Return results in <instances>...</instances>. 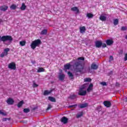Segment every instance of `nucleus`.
Segmentation results:
<instances>
[{
	"instance_id": "obj_48",
	"label": "nucleus",
	"mask_w": 127,
	"mask_h": 127,
	"mask_svg": "<svg viewBox=\"0 0 127 127\" xmlns=\"http://www.w3.org/2000/svg\"><path fill=\"white\" fill-rule=\"evenodd\" d=\"M116 86H117L118 87H119V86H120V83L117 82V83H116Z\"/></svg>"
},
{
	"instance_id": "obj_3",
	"label": "nucleus",
	"mask_w": 127,
	"mask_h": 127,
	"mask_svg": "<svg viewBox=\"0 0 127 127\" xmlns=\"http://www.w3.org/2000/svg\"><path fill=\"white\" fill-rule=\"evenodd\" d=\"M41 44V41L40 39L35 40L33 41L31 44L32 49H35L37 46H39Z\"/></svg>"
},
{
	"instance_id": "obj_5",
	"label": "nucleus",
	"mask_w": 127,
	"mask_h": 127,
	"mask_svg": "<svg viewBox=\"0 0 127 127\" xmlns=\"http://www.w3.org/2000/svg\"><path fill=\"white\" fill-rule=\"evenodd\" d=\"M9 51V48H6L4 50V52L0 54V57L1 58L4 57V56H6L7 55V52Z\"/></svg>"
},
{
	"instance_id": "obj_44",
	"label": "nucleus",
	"mask_w": 127,
	"mask_h": 127,
	"mask_svg": "<svg viewBox=\"0 0 127 127\" xmlns=\"http://www.w3.org/2000/svg\"><path fill=\"white\" fill-rule=\"evenodd\" d=\"M101 84L102 85V86H107V83L106 82H101Z\"/></svg>"
},
{
	"instance_id": "obj_29",
	"label": "nucleus",
	"mask_w": 127,
	"mask_h": 127,
	"mask_svg": "<svg viewBox=\"0 0 127 127\" xmlns=\"http://www.w3.org/2000/svg\"><path fill=\"white\" fill-rule=\"evenodd\" d=\"M24 104V102L23 100L21 101L18 104H17V107L18 108H20Z\"/></svg>"
},
{
	"instance_id": "obj_35",
	"label": "nucleus",
	"mask_w": 127,
	"mask_h": 127,
	"mask_svg": "<svg viewBox=\"0 0 127 127\" xmlns=\"http://www.w3.org/2000/svg\"><path fill=\"white\" fill-rule=\"evenodd\" d=\"M10 7L11 9H16V5H15V4H12L10 6Z\"/></svg>"
},
{
	"instance_id": "obj_39",
	"label": "nucleus",
	"mask_w": 127,
	"mask_h": 127,
	"mask_svg": "<svg viewBox=\"0 0 127 127\" xmlns=\"http://www.w3.org/2000/svg\"><path fill=\"white\" fill-rule=\"evenodd\" d=\"M33 88H36V87H38V85L36 84V83H35V82L33 81Z\"/></svg>"
},
{
	"instance_id": "obj_34",
	"label": "nucleus",
	"mask_w": 127,
	"mask_h": 127,
	"mask_svg": "<svg viewBox=\"0 0 127 127\" xmlns=\"http://www.w3.org/2000/svg\"><path fill=\"white\" fill-rule=\"evenodd\" d=\"M38 73H41V72H44V68L42 67H39L37 70Z\"/></svg>"
},
{
	"instance_id": "obj_42",
	"label": "nucleus",
	"mask_w": 127,
	"mask_h": 127,
	"mask_svg": "<svg viewBox=\"0 0 127 127\" xmlns=\"http://www.w3.org/2000/svg\"><path fill=\"white\" fill-rule=\"evenodd\" d=\"M77 104H75V105H71V106H68V108H76V107H77Z\"/></svg>"
},
{
	"instance_id": "obj_7",
	"label": "nucleus",
	"mask_w": 127,
	"mask_h": 127,
	"mask_svg": "<svg viewBox=\"0 0 127 127\" xmlns=\"http://www.w3.org/2000/svg\"><path fill=\"white\" fill-rule=\"evenodd\" d=\"M87 94V91L84 90L79 89L78 92V95L79 96H86Z\"/></svg>"
},
{
	"instance_id": "obj_40",
	"label": "nucleus",
	"mask_w": 127,
	"mask_h": 127,
	"mask_svg": "<svg viewBox=\"0 0 127 127\" xmlns=\"http://www.w3.org/2000/svg\"><path fill=\"white\" fill-rule=\"evenodd\" d=\"M113 60H114V57H113L112 56H111L110 57L109 62L110 63H111V62H112V61H113Z\"/></svg>"
},
{
	"instance_id": "obj_6",
	"label": "nucleus",
	"mask_w": 127,
	"mask_h": 127,
	"mask_svg": "<svg viewBox=\"0 0 127 127\" xmlns=\"http://www.w3.org/2000/svg\"><path fill=\"white\" fill-rule=\"evenodd\" d=\"M103 45V43L101 41H97L95 42V46L96 48H101Z\"/></svg>"
},
{
	"instance_id": "obj_22",
	"label": "nucleus",
	"mask_w": 127,
	"mask_h": 127,
	"mask_svg": "<svg viewBox=\"0 0 127 127\" xmlns=\"http://www.w3.org/2000/svg\"><path fill=\"white\" fill-rule=\"evenodd\" d=\"M77 96L75 94H71L69 97L68 99H70L71 100H74L76 99Z\"/></svg>"
},
{
	"instance_id": "obj_13",
	"label": "nucleus",
	"mask_w": 127,
	"mask_h": 127,
	"mask_svg": "<svg viewBox=\"0 0 127 127\" xmlns=\"http://www.w3.org/2000/svg\"><path fill=\"white\" fill-rule=\"evenodd\" d=\"M114 43V41L112 40L108 39L106 40V44L107 45L110 46V45H113V44Z\"/></svg>"
},
{
	"instance_id": "obj_2",
	"label": "nucleus",
	"mask_w": 127,
	"mask_h": 127,
	"mask_svg": "<svg viewBox=\"0 0 127 127\" xmlns=\"http://www.w3.org/2000/svg\"><path fill=\"white\" fill-rule=\"evenodd\" d=\"M12 40H13V38H12L11 36L6 35L2 37L0 36V41H2L3 42H6V41H8L9 42L11 43L12 42Z\"/></svg>"
},
{
	"instance_id": "obj_30",
	"label": "nucleus",
	"mask_w": 127,
	"mask_h": 127,
	"mask_svg": "<svg viewBox=\"0 0 127 127\" xmlns=\"http://www.w3.org/2000/svg\"><path fill=\"white\" fill-rule=\"evenodd\" d=\"M93 87V84H90L88 87V88L87 89V91L88 92H91L92 91V87Z\"/></svg>"
},
{
	"instance_id": "obj_11",
	"label": "nucleus",
	"mask_w": 127,
	"mask_h": 127,
	"mask_svg": "<svg viewBox=\"0 0 127 127\" xmlns=\"http://www.w3.org/2000/svg\"><path fill=\"white\" fill-rule=\"evenodd\" d=\"M6 103L8 105H13V103H14V101H13V99L9 98L7 100Z\"/></svg>"
},
{
	"instance_id": "obj_47",
	"label": "nucleus",
	"mask_w": 127,
	"mask_h": 127,
	"mask_svg": "<svg viewBox=\"0 0 127 127\" xmlns=\"http://www.w3.org/2000/svg\"><path fill=\"white\" fill-rule=\"evenodd\" d=\"M122 30H127V28L126 27H122Z\"/></svg>"
},
{
	"instance_id": "obj_21",
	"label": "nucleus",
	"mask_w": 127,
	"mask_h": 127,
	"mask_svg": "<svg viewBox=\"0 0 127 127\" xmlns=\"http://www.w3.org/2000/svg\"><path fill=\"white\" fill-rule=\"evenodd\" d=\"M88 84H84L82 85L79 88V90H86Z\"/></svg>"
},
{
	"instance_id": "obj_43",
	"label": "nucleus",
	"mask_w": 127,
	"mask_h": 127,
	"mask_svg": "<svg viewBox=\"0 0 127 127\" xmlns=\"http://www.w3.org/2000/svg\"><path fill=\"white\" fill-rule=\"evenodd\" d=\"M7 120H8V121H10V118H3L2 121L3 122H6Z\"/></svg>"
},
{
	"instance_id": "obj_46",
	"label": "nucleus",
	"mask_w": 127,
	"mask_h": 127,
	"mask_svg": "<svg viewBox=\"0 0 127 127\" xmlns=\"http://www.w3.org/2000/svg\"><path fill=\"white\" fill-rule=\"evenodd\" d=\"M102 46L103 48H105V47H107V44H102Z\"/></svg>"
},
{
	"instance_id": "obj_15",
	"label": "nucleus",
	"mask_w": 127,
	"mask_h": 127,
	"mask_svg": "<svg viewBox=\"0 0 127 127\" xmlns=\"http://www.w3.org/2000/svg\"><path fill=\"white\" fill-rule=\"evenodd\" d=\"M80 32V33H84L85 31H86V27L83 26L79 28Z\"/></svg>"
},
{
	"instance_id": "obj_17",
	"label": "nucleus",
	"mask_w": 127,
	"mask_h": 127,
	"mask_svg": "<svg viewBox=\"0 0 127 127\" xmlns=\"http://www.w3.org/2000/svg\"><path fill=\"white\" fill-rule=\"evenodd\" d=\"M7 8H8V7L7 6H2L0 7V10H2V11H5V10H7Z\"/></svg>"
},
{
	"instance_id": "obj_27",
	"label": "nucleus",
	"mask_w": 127,
	"mask_h": 127,
	"mask_svg": "<svg viewBox=\"0 0 127 127\" xmlns=\"http://www.w3.org/2000/svg\"><path fill=\"white\" fill-rule=\"evenodd\" d=\"M25 8H26V6L25 5V4L24 3H22V6L20 7V9H21V10H25Z\"/></svg>"
},
{
	"instance_id": "obj_28",
	"label": "nucleus",
	"mask_w": 127,
	"mask_h": 127,
	"mask_svg": "<svg viewBox=\"0 0 127 127\" xmlns=\"http://www.w3.org/2000/svg\"><path fill=\"white\" fill-rule=\"evenodd\" d=\"M81 117H83V112H79L76 115V118L77 119H79L81 118Z\"/></svg>"
},
{
	"instance_id": "obj_33",
	"label": "nucleus",
	"mask_w": 127,
	"mask_h": 127,
	"mask_svg": "<svg viewBox=\"0 0 127 127\" xmlns=\"http://www.w3.org/2000/svg\"><path fill=\"white\" fill-rule=\"evenodd\" d=\"M92 81V79L88 77H86L84 79V82H91Z\"/></svg>"
},
{
	"instance_id": "obj_36",
	"label": "nucleus",
	"mask_w": 127,
	"mask_h": 127,
	"mask_svg": "<svg viewBox=\"0 0 127 127\" xmlns=\"http://www.w3.org/2000/svg\"><path fill=\"white\" fill-rule=\"evenodd\" d=\"M25 41H20V45H21V46H24V45H25Z\"/></svg>"
},
{
	"instance_id": "obj_23",
	"label": "nucleus",
	"mask_w": 127,
	"mask_h": 127,
	"mask_svg": "<svg viewBox=\"0 0 127 127\" xmlns=\"http://www.w3.org/2000/svg\"><path fill=\"white\" fill-rule=\"evenodd\" d=\"M48 99L49 101H51V102H53V103H55V102H56V99H55V98L53 97L50 96L48 97Z\"/></svg>"
},
{
	"instance_id": "obj_37",
	"label": "nucleus",
	"mask_w": 127,
	"mask_h": 127,
	"mask_svg": "<svg viewBox=\"0 0 127 127\" xmlns=\"http://www.w3.org/2000/svg\"><path fill=\"white\" fill-rule=\"evenodd\" d=\"M52 109V105H51V104H49L48 106L46 109V111H49V110Z\"/></svg>"
},
{
	"instance_id": "obj_25",
	"label": "nucleus",
	"mask_w": 127,
	"mask_h": 127,
	"mask_svg": "<svg viewBox=\"0 0 127 127\" xmlns=\"http://www.w3.org/2000/svg\"><path fill=\"white\" fill-rule=\"evenodd\" d=\"M67 75L70 78V79H74V75H73V73H72L71 72L68 71L67 72Z\"/></svg>"
},
{
	"instance_id": "obj_32",
	"label": "nucleus",
	"mask_w": 127,
	"mask_h": 127,
	"mask_svg": "<svg viewBox=\"0 0 127 127\" xmlns=\"http://www.w3.org/2000/svg\"><path fill=\"white\" fill-rule=\"evenodd\" d=\"M119 24V19H115L114 20V25H118Z\"/></svg>"
},
{
	"instance_id": "obj_38",
	"label": "nucleus",
	"mask_w": 127,
	"mask_h": 127,
	"mask_svg": "<svg viewBox=\"0 0 127 127\" xmlns=\"http://www.w3.org/2000/svg\"><path fill=\"white\" fill-rule=\"evenodd\" d=\"M0 115H2V116H6V114L2 112L1 110H0Z\"/></svg>"
},
{
	"instance_id": "obj_8",
	"label": "nucleus",
	"mask_w": 127,
	"mask_h": 127,
	"mask_svg": "<svg viewBox=\"0 0 127 127\" xmlns=\"http://www.w3.org/2000/svg\"><path fill=\"white\" fill-rule=\"evenodd\" d=\"M103 105H104L105 107H106V108H110L112 106V103L109 101H105L103 102Z\"/></svg>"
},
{
	"instance_id": "obj_45",
	"label": "nucleus",
	"mask_w": 127,
	"mask_h": 127,
	"mask_svg": "<svg viewBox=\"0 0 127 127\" xmlns=\"http://www.w3.org/2000/svg\"><path fill=\"white\" fill-rule=\"evenodd\" d=\"M127 54H125V55L124 61H127Z\"/></svg>"
},
{
	"instance_id": "obj_20",
	"label": "nucleus",
	"mask_w": 127,
	"mask_h": 127,
	"mask_svg": "<svg viewBox=\"0 0 127 127\" xmlns=\"http://www.w3.org/2000/svg\"><path fill=\"white\" fill-rule=\"evenodd\" d=\"M87 107H88V103H87L82 104L79 106V108H80V109H84V108H87Z\"/></svg>"
},
{
	"instance_id": "obj_41",
	"label": "nucleus",
	"mask_w": 127,
	"mask_h": 127,
	"mask_svg": "<svg viewBox=\"0 0 127 127\" xmlns=\"http://www.w3.org/2000/svg\"><path fill=\"white\" fill-rule=\"evenodd\" d=\"M77 60H82V61H84L85 60V58H84V57H79L77 59Z\"/></svg>"
},
{
	"instance_id": "obj_9",
	"label": "nucleus",
	"mask_w": 127,
	"mask_h": 127,
	"mask_svg": "<svg viewBox=\"0 0 127 127\" xmlns=\"http://www.w3.org/2000/svg\"><path fill=\"white\" fill-rule=\"evenodd\" d=\"M99 68V66L95 63H92L91 65V69L92 70H97Z\"/></svg>"
},
{
	"instance_id": "obj_26",
	"label": "nucleus",
	"mask_w": 127,
	"mask_h": 127,
	"mask_svg": "<svg viewBox=\"0 0 127 127\" xmlns=\"http://www.w3.org/2000/svg\"><path fill=\"white\" fill-rule=\"evenodd\" d=\"M40 34H41V35H46L47 34V30L46 29L43 30L41 32Z\"/></svg>"
},
{
	"instance_id": "obj_1",
	"label": "nucleus",
	"mask_w": 127,
	"mask_h": 127,
	"mask_svg": "<svg viewBox=\"0 0 127 127\" xmlns=\"http://www.w3.org/2000/svg\"><path fill=\"white\" fill-rule=\"evenodd\" d=\"M73 68L75 73H81L84 70V62L78 61L73 64Z\"/></svg>"
},
{
	"instance_id": "obj_52",
	"label": "nucleus",
	"mask_w": 127,
	"mask_h": 127,
	"mask_svg": "<svg viewBox=\"0 0 127 127\" xmlns=\"http://www.w3.org/2000/svg\"><path fill=\"white\" fill-rule=\"evenodd\" d=\"M121 52H123V51H122Z\"/></svg>"
},
{
	"instance_id": "obj_4",
	"label": "nucleus",
	"mask_w": 127,
	"mask_h": 127,
	"mask_svg": "<svg viewBox=\"0 0 127 127\" xmlns=\"http://www.w3.org/2000/svg\"><path fill=\"white\" fill-rule=\"evenodd\" d=\"M8 68H9V69H11L12 70H15L16 69V65L15 64V63H11L9 64Z\"/></svg>"
},
{
	"instance_id": "obj_49",
	"label": "nucleus",
	"mask_w": 127,
	"mask_h": 127,
	"mask_svg": "<svg viewBox=\"0 0 127 127\" xmlns=\"http://www.w3.org/2000/svg\"><path fill=\"white\" fill-rule=\"evenodd\" d=\"M31 62H32V64H35V63H36V62L35 61H32Z\"/></svg>"
},
{
	"instance_id": "obj_10",
	"label": "nucleus",
	"mask_w": 127,
	"mask_h": 127,
	"mask_svg": "<svg viewBox=\"0 0 127 127\" xmlns=\"http://www.w3.org/2000/svg\"><path fill=\"white\" fill-rule=\"evenodd\" d=\"M61 122L62 123H63V124L65 125V124H67V123H68V118H67V117H63L61 119Z\"/></svg>"
},
{
	"instance_id": "obj_14",
	"label": "nucleus",
	"mask_w": 127,
	"mask_h": 127,
	"mask_svg": "<svg viewBox=\"0 0 127 127\" xmlns=\"http://www.w3.org/2000/svg\"><path fill=\"white\" fill-rule=\"evenodd\" d=\"M99 19H100V20H101L102 21H106V20H107V17L101 15L99 17Z\"/></svg>"
},
{
	"instance_id": "obj_19",
	"label": "nucleus",
	"mask_w": 127,
	"mask_h": 127,
	"mask_svg": "<svg viewBox=\"0 0 127 127\" xmlns=\"http://www.w3.org/2000/svg\"><path fill=\"white\" fill-rule=\"evenodd\" d=\"M86 17H88V19L93 18V17H94V14L91 13H87L86 14Z\"/></svg>"
},
{
	"instance_id": "obj_16",
	"label": "nucleus",
	"mask_w": 127,
	"mask_h": 127,
	"mask_svg": "<svg viewBox=\"0 0 127 127\" xmlns=\"http://www.w3.org/2000/svg\"><path fill=\"white\" fill-rule=\"evenodd\" d=\"M65 78V74H60L59 76V79L60 80V81H63L64 79Z\"/></svg>"
},
{
	"instance_id": "obj_18",
	"label": "nucleus",
	"mask_w": 127,
	"mask_h": 127,
	"mask_svg": "<svg viewBox=\"0 0 127 127\" xmlns=\"http://www.w3.org/2000/svg\"><path fill=\"white\" fill-rule=\"evenodd\" d=\"M52 93V90H45L44 92V95L47 96V95H49V94H51Z\"/></svg>"
},
{
	"instance_id": "obj_50",
	"label": "nucleus",
	"mask_w": 127,
	"mask_h": 127,
	"mask_svg": "<svg viewBox=\"0 0 127 127\" xmlns=\"http://www.w3.org/2000/svg\"><path fill=\"white\" fill-rule=\"evenodd\" d=\"M24 123H25V124H26V123H27V121H25V122Z\"/></svg>"
},
{
	"instance_id": "obj_51",
	"label": "nucleus",
	"mask_w": 127,
	"mask_h": 127,
	"mask_svg": "<svg viewBox=\"0 0 127 127\" xmlns=\"http://www.w3.org/2000/svg\"><path fill=\"white\" fill-rule=\"evenodd\" d=\"M90 70H91V68L89 67V71H90Z\"/></svg>"
},
{
	"instance_id": "obj_24",
	"label": "nucleus",
	"mask_w": 127,
	"mask_h": 127,
	"mask_svg": "<svg viewBox=\"0 0 127 127\" xmlns=\"http://www.w3.org/2000/svg\"><path fill=\"white\" fill-rule=\"evenodd\" d=\"M71 9L72 11H76L77 13H79V9L77 7H72Z\"/></svg>"
},
{
	"instance_id": "obj_31",
	"label": "nucleus",
	"mask_w": 127,
	"mask_h": 127,
	"mask_svg": "<svg viewBox=\"0 0 127 127\" xmlns=\"http://www.w3.org/2000/svg\"><path fill=\"white\" fill-rule=\"evenodd\" d=\"M30 112V109L29 108H25L23 109V112L25 113V114H27V113H29Z\"/></svg>"
},
{
	"instance_id": "obj_12",
	"label": "nucleus",
	"mask_w": 127,
	"mask_h": 127,
	"mask_svg": "<svg viewBox=\"0 0 127 127\" xmlns=\"http://www.w3.org/2000/svg\"><path fill=\"white\" fill-rule=\"evenodd\" d=\"M71 67V64L69 63L66 64L65 65H64V70H69Z\"/></svg>"
}]
</instances>
